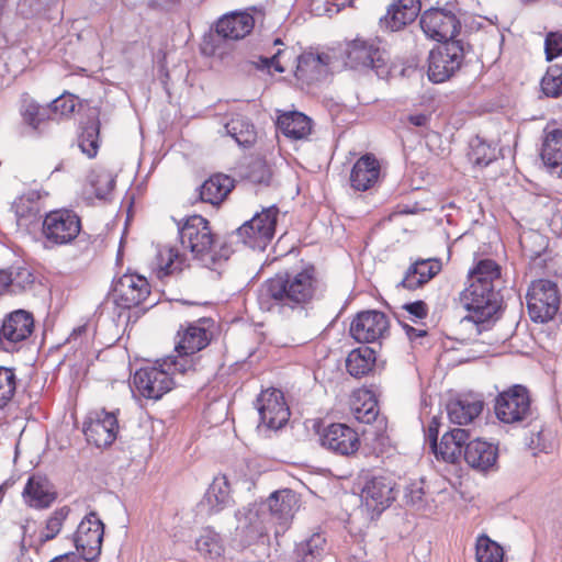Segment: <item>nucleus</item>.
<instances>
[{"instance_id":"obj_1","label":"nucleus","mask_w":562,"mask_h":562,"mask_svg":"<svg viewBox=\"0 0 562 562\" xmlns=\"http://www.w3.org/2000/svg\"><path fill=\"white\" fill-rule=\"evenodd\" d=\"M319 282L313 267L300 271L278 273L261 286L258 303L261 310H277L279 313H302L317 296Z\"/></svg>"},{"instance_id":"obj_2","label":"nucleus","mask_w":562,"mask_h":562,"mask_svg":"<svg viewBox=\"0 0 562 562\" xmlns=\"http://www.w3.org/2000/svg\"><path fill=\"white\" fill-rule=\"evenodd\" d=\"M460 303L469 312L461 325L475 330L476 335L490 330L501 307L499 292L492 285L470 283L460 293Z\"/></svg>"},{"instance_id":"obj_3","label":"nucleus","mask_w":562,"mask_h":562,"mask_svg":"<svg viewBox=\"0 0 562 562\" xmlns=\"http://www.w3.org/2000/svg\"><path fill=\"white\" fill-rule=\"evenodd\" d=\"M179 240L184 249H189L192 257L206 268H212L221 259H227V250H216V241L209 226V222L201 215L187 218L179 226Z\"/></svg>"},{"instance_id":"obj_4","label":"nucleus","mask_w":562,"mask_h":562,"mask_svg":"<svg viewBox=\"0 0 562 562\" xmlns=\"http://www.w3.org/2000/svg\"><path fill=\"white\" fill-rule=\"evenodd\" d=\"M494 408L499 422L516 427H528L539 415L532 406L529 390L521 384H514L501 392Z\"/></svg>"},{"instance_id":"obj_5","label":"nucleus","mask_w":562,"mask_h":562,"mask_svg":"<svg viewBox=\"0 0 562 562\" xmlns=\"http://www.w3.org/2000/svg\"><path fill=\"white\" fill-rule=\"evenodd\" d=\"M171 361L173 358L166 356L157 360L155 366L140 368L135 372L133 382L142 396L156 401L172 390L176 375L182 374Z\"/></svg>"},{"instance_id":"obj_6","label":"nucleus","mask_w":562,"mask_h":562,"mask_svg":"<svg viewBox=\"0 0 562 562\" xmlns=\"http://www.w3.org/2000/svg\"><path fill=\"white\" fill-rule=\"evenodd\" d=\"M211 341V334L202 323H190L178 330L177 341L172 355L171 364H175L181 374L195 371L199 363V351Z\"/></svg>"},{"instance_id":"obj_7","label":"nucleus","mask_w":562,"mask_h":562,"mask_svg":"<svg viewBox=\"0 0 562 562\" xmlns=\"http://www.w3.org/2000/svg\"><path fill=\"white\" fill-rule=\"evenodd\" d=\"M350 411L353 417L363 424L375 422V426L366 430L368 436H372L373 448L379 452H384L390 446V438L386 435V420L379 418L378 401L370 390H356L350 400Z\"/></svg>"},{"instance_id":"obj_8","label":"nucleus","mask_w":562,"mask_h":562,"mask_svg":"<svg viewBox=\"0 0 562 562\" xmlns=\"http://www.w3.org/2000/svg\"><path fill=\"white\" fill-rule=\"evenodd\" d=\"M345 55L350 68L371 69L379 78H385L390 72L389 56L378 38L357 37L347 43Z\"/></svg>"},{"instance_id":"obj_9","label":"nucleus","mask_w":562,"mask_h":562,"mask_svg":"<svg viewBox=\"0 0 562 562\" xmlns=\"http://www.w3.org/2000/svg\"><path fill=\"white\" fill-rule=\"evenodd\" d=\"M81 231V221L72 211L56 210L47 213L42 223L45 249L71 244Z\"/></svg>"},{"instance_id":"obj_10","label":"nucleus","mask_w":562,"mask_h":562,"mask_svg":"<svg viewBox=\"0 0 562 562\" xmlns=\"http://www.w3.org/2000/svg\"><path fill=\"white\" fill-rule=\"evenodd\" d=\"M526 301L530 318L536 323H546L552 319L559 311L558 286L549 280L533 281L528 289Z\"/></svg>"},{"instance_id":"obj_11","label":"nucleus","mask_w":562,"mask_h":562,"mask_svg":"<svg viewBox=\"0 0 562 562\" xmlns=\"http://www.w3.org/2000/svg\"><path fill=\"white\" fill-rule=\"evenodd\" d=\"M235 518L237 524L234 537L243 547L256 543L268 536L272 527L260 503L249 504L238 509Z\"/></svg>"},{"instance_id":"obj_12","label":"nucleus","mask_w":562,"mask_h":562,"mask_svg":"<svg viewBox=\"0 0 562 562\" xmlns=\"http://www.w3.org/2000/svg\"><path fill=\"white\" fill-rule=\"evenodd\" d=\"M464 58L460 41H450L430 50L428 78L435 83L448 80L461 67Z\"/></svg>"},{"instance_id":"obj_13","label":"nucleus","mask_w":562,"mask_h":562,"mask_svg":"<svg viewBox=\"0 0 562 562\" xmlns=\"http://www.w3.org/2000/svg\"><path fill=\"white\" fill-rule=\"evenodd\" d=\"M260 504L270 524L277 526L276 536H279L289 528L299 508V498L293 491L284 488L272 492Z\"/></svg>"},{"instance_id":"obj_14","label":"nucleus","mask_w":562,"mask_h":562,"mask_svg":"<svg viewBox=\"0 0 562 562\" xmlns=\"http://www.w3.org/2000/svg\"><path fill=\"white\" fill-rule=\"evenodd\" d=\"M104 535L103 522L95 513L88 514L78 525L74 535V543L78 555L85 562L94 561L101 553Z\"/></svg>"},{"instance_id":"obj_15","label":"nucleus","mask_w":562,"mask_h":562,"mask_svg":"<svg viewBox=\"0 0 562 562\" xmlns=\"http://www.w3.org/2000/svg\"><path fill=\"white\" fill-rule=\"evenodd\" d=\"M420 27L425 35L442 44L456 41L461 23L457 15L443 8H430L420 16Z\"/></svg>"},{"instance_id":"obj_16","label":"nucleus","mask_w":562,"mask_h":562,"mask_svg":"<svg viewBox=\"0 0 562 562\" xmlns=\"http://www.w3.org/2000/svg\"><path fill=\"white\" fill-rule=\"evenodd\" d=\"M394 487V481L384 475H374L367 480L361 490V502L371 518L379 516L395 501Z\"/></svg>"},{"instance_id":"obj_17","label":"nucleus","mask_w":562,"mask_h":562,"mask_svg":"<svg viewBox=\"0 0 562 562\" xmlns=\"http://www.w3.org/2000/svg\"><path fill=\"white\" fill-rule=\"evenodd\" d=\"M119 422L114 413L104 408L92 411L83 424V434L89 443L98 448L111 446L116 439Z\"/></svg>"},{"instance_id":"obj_18","label":"nucleus","mask_w":562,"mask_h":562,"mask_svg":"<svg viewBox=\"0 0 562 562\" xmlns=\"http://www.w3.org/2000/svg\"><path fill=\"white\" fill-rule=\"evenodd\" d=\"M389 319L383 312L369 310L356 315L350 324L351 337L361 344L375 342L385 337Z\"/></svg>"},{"instance_id":"obj_19","label":"nucleus","mask_w":562,"mask_h":562,"mask_svg":"<svg viewBox=\"0 0 562 562\" xmlns=\"http://www.w3.org/2000/svg\"><path fill=\"white\" fill-rule=\"evenodd\" d=\"M256 407L260 423L269 429H279L289 420L290 409L283 393L278 389L262 391L256 401Z\"/></svg>"},{"instance_id":"obj_20","label":"nucleus","mask_w":562,"mask_h":562,"mask_svg":"<svg viewBox=\"0 0 562 562\" xmlns=\"http://www.w3.org/2000/svg\"><path fill=\"white\" fill-rule=\"evenodd\" d=\"M33 328L34 318L31 313L24 310L10 313L0 328V349L5 352L16 350L18 345L32 334Z\"/></svg>"},{"instance_id":"obj_21","label":"nucleus","mask_w":562,"mask_h":562,"mask_svg":"<svg viewBox=\"0 0 562 562\" xmlns=\"http://www.w3.org/2000/svg\"><path fill=\"white\" fill-rule=\"evenodd\" d=\"M150 294L147 279L136 273H125L113 284V296L117 306L132 308L143 303Z\"/></svg>"},{"instance_id":"obj_22","label":"nucleus","mask_w":562,"mask_h":562,"mask_svg":"<svg viewBox=\"0 0 562 562\" xmlns=\"http://www.w3.org/2000/svg\"><path fill=\"white\" fill-rule=\"evenodd\" d=\"M255 19L248 11H232L223 14L212 26L215 34L224 41H239L251 33Z\"/></svg>"},{"instance_id":"obj_23","label":"nucleus","mask_w":562,"mask_h":562,"mask_svg":"<svg viewBox=\"0 0 562 562\" xmlns=\"http://www.w3.org/2000/svg\"><path fill=\"white\" fill-rule=\"evenodd\" d=\"M323 447L340 456L355 453L360 446L358 432L346 424H331L321 435Z\"/></svg>"},{"instance_id":"obj_24","label":"nucleus","mask_w":562,"mask_h":562,"mask_svg":"<svg viewBox=\"0 0 562 562\" xmlns=\"http://www.w3.org/2000/svg\"><path fill=\"white\" fill-rule=\"evenodd\" d=\"M329 64L328 54L305 52L297 57L295 78L304 85H311L327 75Z\"/></svg>"},{"instance_id":"obj_25","label":"nucleus","mask_w":562,"mask_h":562,"mask_svg":"<svg viewBox=\"0 0 562 562\" xmlns=\"http://www.w3.org/2000/svg\"><path fill=\"white\" fill-rule=\"evenodd\" d=\"M381 173L379 160L372 154L361 156L350 171V186L353 190L364 192L373 188Z\"/></svg>"},{"instance_id":"obj_26","label":"nucleus","mask_w":562,"mask_h":562,"mask_svg":"<svg viewBox=\"0 0 562 562\" xmlns=\"http://www.w3.org/2000/svg\"><path fill=\"white\" fill-rule=\"evenodd\" d=\"M469 438V430L454 428L443 434L440 442L437 443L436 447H432L431 450L438 460L456 463L463 457V451Z\"/></svg>"},{"instance_id":"obj_27","label":"nucleus","mask_w":562,"mask_h":562,"mask_svg":"<svg viewBox=\"0 0 562 562\" xmlns=\"http://www.w3.org/2000/svg\"><path fill=\"white\" fill-rule=\"evenodd\" d=\"M420 9V0H394L380 21L392 32L398 31L413 22L418 16Z\"/></svg>"},{"instance_id":"obj_28","label":"nucleus","mask_w":562,"mask_h":562,"mask_svg":"<svg viewBox=\"0 0 562 562\" xmlns=\"http://www.w3.org/2000/svg\"><path fill=\"white\" fill-rule=\"evenodd\" d=\"M498 457L497 447L481 439H474L465 445L463 458L473 469L484 472L493 468Z\"/></svg>"},{"instance_id":"obj_29","label":"nucleus","mask_w":562,"mask_h":562,"mask_svg":"<svg viewBox=\"0 0 562 562\" xmlns=\"http://www.w3.org/2000/svg\"><path fill=\"white\" fill-rule=\"evenodd\" d=\"M484 402L474 395H462L450 401L447 405V413L450 422L459 426L468 425L480 416Z\"/></svg>"},{"instance_id":"obj_30","label":"nucleus","mask_w":562,"mask_h":562,"mask_svg":"<svg viewBox=\"0 0 562 562\" xmlns=\"http://www.w3.org/2000/svg\"><path fill=\"white\" fill-rule=\"evenodd\" d=\"M233 504L232 488L226 475L216 476L200 503L207 514H217Z\"/></svg>"},{"instance_id":"obj_31","label":"nucleus","mask_w":562,"mask_h":562,"mask_svg":"<svg viewBox=\"0 0 562 562\" xmlns=\"http://www.w3.org/2000/svg\"><path fill=\"white\" fill-rule=\"evenodd\" d=\"M329 553L325 536L315 532L297 542L292 552L293 562H322Z\"/></svg>"},{"instance_id":"obj_32","label":"nucleus","mask_w":562,"mask_h":562,"mask_svg":"<svg viewBox=\"0 0 562 562\" xmlns=\"http://www.w3.org/2000/svg\"><path fill=\"white\" fill-rule=\"evenodd\" d=\"M441 271V262L438 259H420L407 269L401 285L407 290H416L431 280Z\"/></svg>"},{"instance_id":"obj_33","label":"nucleus","mask_w":562,"mask_h":562,"mask_svg":"<svg viewBox=\"0 0 562 562\" xmlns=\"http://www.w3.org/2000/svg\"><path fill=\"white\" fill-rule=\"evenodd\" d=\"M277 127L288 138L304 139L312 132V120L299 111L283 112L277 119Z\"/></svg>"},{"instance_id":"obj_34","label":"nucleus","mask_w":562,"mask_h":562,"mask_svg":"<svg viewBox=\"0 0 562 562\" xmlns=\"http://www.w3.org/2000/svg\"><path fill=\"white\" fill-rule=\"evenodd\" d=\"M19 112L23 123L36 134H41L44 122L50 120L47 105L42 106L26 92L20 97Z\"/></svg>"},{"instance_id":"obj_35","label":"nucleus","mask_w":562,"mask_h":562,"mask_svg":"<svg viewBox=\"0 0 562 562\" xmlns=\"http://www.w3.org/2000/svg\"><path fill=\"white\" fill-rule=\"evenodd\" d=\"M23 497L29 506L42 509L52 505L56 494L50 491L45 479L31 476L24 487Z\"/></svg>"},{"instance_id":"obj_36","label":"nucleus","mask_w":562,"mask_h":562,"mask_svg":"<svg viewBox=\"0 0 562 562\" xmlns=\"http://www.w3.org/2000/svg\"><path fill=\"white\" fill-rule=\"evenodd\" d=\"M8 282V294L19 295L33 290L36 277L33 269L26 263H15L5 268Z\"/></svg>"},{"instance_id":"obj_37","label":"nucleus","mask_w":562,"mask_h":562,"mask_svg":"<svg viewBox=\"0 0 562 562\" xmlns=\"http://www.w3.org/2000/svg\"><path fill=\"white\" fill-rule=\"evenodd\" d=\"M234 181L226 175H214L203 182L200 188V198L203 202L218 204L231 192Z\"/></svg>"},{"instance_id":"obj_38","label":"nucleus","mask_w":562,"mask_h":562,"mask_svg":"<svg viewBox=\"0 0 562 562\" xmlns=\"http://www.w3.org/2000/svg\"><path fill=\"white\" fill-rule=\"evenodd\" d=\"M375 363V351L370 347L353 349L346 359V368L350 375L361 378L368 374Z\"/></svg>"},{"instance_id":"obj_39","label":"nucleus","mask_w":562,"mask_h":562,"mask_svg":"<svg viewBox=\"0 0 562 562\" xmlns=\"http://www.w3.org/2000/svg\"><path fill=\"white\" fill-rule=\"evenodd\" d=\"M225 133L231 136L239 146L248 147L256 139L254 124L244 115L233 116L225 125Z\"/></svg>"},{"instance_id":"obj_40","label":"nucleus","mask_w":562,"mask_h":562,"mask_svg":"<svg viewBox=\"0 0 562 562\" xmlns=\"http://www.w3.org/2000/svg\"><path fill=\"white\" fill-rule=\"evenodd\" d=\"M501 267L492 259L480 260L472 269L469 270L468 280L470 283H479L492 285L496 289L499 282Z\"/></svg>"},{"instance_id":"obj_41","label":"nucleus","mask_w":562,"mask_h":562,"mask_svg":"<svg viewBox=\"0 0 562 562\" xmlns=\"http://www.w3.org/2000/svg\"><path fill=\"white\" fill-rule=\"evenodd\" d=\"M59 0H18L16 13L24 19H52Z\"/></svg>"},{"instance_id":"obj_42","label":"nucleus","mask_w":562,"mask_h":562,"mask_svg":"<svg viewBox=\"0 0 562 562\" xmlns=\"http://www.w3.org/2000/svg\"><path fill=\"white\" fill-rule=\"evenodd\" d=\"M541 158L551 169H558L562 162V131L553 130L544 136Z\"/></svg>"},{"instance_id":"obj_43","label":"nucleus","mask_w":562,"mask_h":562,"mask_svg":"<svg viewBox=\"0 0 562 562\" xmlns=\"http://www.w3.org/2000/svg\"><path fill=\"white\" fill-rule=\"evenodd\" d=\"M195 549L206 559L216 560L224 553L221 536L211 528L204 529L195 540Z\"/></svg>"},{"instance_id":"obj_44","label":"nucleus","mask_w":562,"mask_h":562,"mask_svg":"<svg viewBox=\"0 0 562 562\" xmlns=\"http://www.w3.org/2000/svg\"><path fill=\"white\" fill-rule=\"evenodd\" d=\"M498 156L496 144L488 143L480 136L470 142L469 159L480 167H486Z\"/></svg>"},{"instance_id":"obj_45","label":"nucleus","mask_w":562,"mask_h":562,"mask_svg":"<svg viewBox=\"0 0 562 562\" xmlns=\"http://www.w3.org/2000/svg\"><path fill=\"white\" fill-rule=\"evenodd\" d=\"M530 436L526 439L528 447L533 453L544 452L549 453L554 446L552 431L544 427L539 418L531 425Z\"/></svg>"},{"instance_id":"obj_46","label":"nucleus","mask_w":562,"mask_h":562,"mask_svg":"<svg viewBox=\"0 0 562 562\" xmlns=\"http://www.w3.org/2000/svg\"><path fill=\"white\" fill-rule=\"evenodd\" d=\"M475 557L477 562H503L504 549L487 535L482 533L476 538Z\"/></svg>"},{"instance_id":"obj_47","label":"nucleus","mask_w":562,"mask_h":562,"mask_svg":"<svg viewBox=\"0 0 562 562\" xmlns=\"http://www.w3.org/2000/svg\"><path fill=\"white\" fill-rule=\"evenodd\" d=\"M279 213L280 211L277 205H270L255 213L248 222L251 223L252 227L257 228L258 233L263 236L266 234L272 239L276 234Z\"/></svg>"},{"instance_id":"obj_48","label":"nucleus","mask_w":562,"mask_h":562,"mask_svg":"<svg viewBox=\"0 0 562 562\" xmlns=\"http://www.w3.org/2000/svg\"><path fill=\"white\" fill-rule=\"evenodd\" d=\"M156 261L159 273L162 276L181 271L184 266V259L180 255L179 250L167 246L158 249Z\"/></svg>"},{"instance_id":"obj_49","label":"nucleus","mask_w":562,"mask_h":562,"mask_svg":"<svg viewBox=\"0 0 562 562\" xmlns=\"http://www.w3.org/2000/svg\"><path fill=\"white\" fill-rule=\"evenodd\" d=\"M540 86L546 97L558 98L562 94V61L548 67Z\"/></svg>"},{"instance_id":"obj_50","label":"nucleus","mask_w":562,"mask_h":562,"mask_svg":"<svg viewBox=\"0 0 562 562\" xmlns=\"http://www.w3.org/2000/svg\"><path fill=\"white\" fill-rule=\"evenodd\" d=\"M236 236L244 245L258 250H265L272 240L268 235L265 234L263 236L258 233L257 228L252 227L248 221L236 229Z\"/></svg>"},{"instance_id":"obj_51","label":"nucleus","mask_w":562,"mask_h":562,"mask_svg":"<svg viewBox=\"0 0 562 562\" xmlns=\"http://www.w3.org/2000/svg\"><path fill=\"white\" fill-rule=\"evenodd\" d=\"M25 202H27L25 198H16L11 206L20 227H29L36 220L40 212V206H33Z\"/></svg>"},{"instance_id":"obj_52","label":"nucleus","mask_w":562,"mask_h":562,"mask_svg":"<svg viewBox=\"0 0 562 562\" xmlns=\"http://www.w3.org/2000/svg\"><path fill=\"white\" fill-rule=\"evenodd\" d=\"M90 183L94 189L95 196L105 199L114 189L115 176L106 169H100L92 172Z\"/></svg>"},{"instance_id":"obj_53","label":"nucleus","mask_w":562,"mask_h":562,"mask_svg":"<svg viewBox=\"0 0 562 562\" xmlns=\"http://www.w3.org/2000/svg\"><path fill=\"white\" fill-rule=\"evenodd\" d=\"M78 146L89 158H93L99 149V125L91 123L83 127L78 139Z\"/></svg>"},{"instance_id":"obj_54","label":"nucleus","mask_w":562,"mask_h":562,"mask_svg":"<svg viewBox=\"0 0 562 562\" xmlns=\"http://www.w3.org/2000/svg\"><path fill=\"white\" fill-rule=\"evenodd\" d=\"M70 509L67 506L56 509L52 516L46 520L44 530L40 533L41 542H46L54 539L60 531L61 526L67 518Z\"/></svg>"},{"instance_id":"obj_55","label":"nucleus","mask_w":562,"mask_h":562,"mask_svg":"<svg viewBox=\"0 0 562 562\" xmlns=\"http://www.w3.org/2000/svg\"><path fill=\"white\" fill-rule=\"evenodd\" d=\"M47 109L52 120L56 116H68L76 109V100L72 94H61L53 100Z\"/></svg>"},{"instance_id":"obj_56","label":"nucleus","mask_w":562,"mask_h":562,"mask_svg":"<svg viewBox=\"0 0 562 562\" xmlns=\"http://www.w3.org/2000/svg\"><path fill=\"white\" fill-rule=\"evenodd\" d=\"M15 392V374L8 368L0 367V408H2Z\"/></svg>"},{"instance_id":"obj_57","label":"nucleus","mask_w":562,"mask_h":562,"mask_svg":"<svg viewBox=\"0 0 562 562\" xmlns=\"http://www.w3.org/2000/svg\"><path fill=\"white\" fill-rule=\"evenodd\" d=\"M404 498L407 504L420 509L425 507L424 481H414L406 485Z\"/></svg>"},{"instance_id":"obj_58","label":"nucleus","mask_w":562,"mask_h":562,"mask_svg":"<svg viewBox=\"0 0 562 562\" xmlns=\"http://www.w3.org/2000/svg\"><path fill=\"white\" fill-rule=\"evenodd\" d=\"M544 53L547 60L562 56V34L549 32L544 40Z\"/></svg>"},{"instance_id":"obj_59","label":"nucleus","mask_w":562,"mask_h":562,"mask_svg":"<svg viewBox=\"0 0 562 562\" xmlns=\"http://www.w3.org/2000/svg\"><path fill=\"white\" fill-rule=\"evenodd\" d=\"M283 54V50L281 48H278V50L270 57L266 56H259L257 60H254L252 64L261 70L270 69L271 67L274 68L277 72H284L285 67L282 66L280 63V56Z\"/></svg>"},{"instance_id":"obj_60","label":"nucleus","mask_w":562,"mask_h":562,"mask_svg":"<svg viewBox=\"0 0 562 562\" xmlns=\"http://www.w3.org/2000/svg\"><path fill=\"white\" fill-rule=\"evenodd\" d=\"M250 180L259 184H269L271 173L269 168L265 164H257L250 172Z\"/></svg>"},{"instance_id":"obj_61","label":"nucleus","mask_w":562,"mask_h":562,"mask_svg":"<svg viewBox=\"0 0 562 562\" xmlns=\"http://www.w3.org/2000/svg\"><path fill=\"white\" fill-rule=\"evenodd\" d=\"M403 307L409 315L418 319L425 318L428 314V307L424 301L406 303Z\"/></svg>"},{"instance_id":"obj_62","label":"nucleus","mask_w":562,"mask_h":562,"mask_svg":"<svg viewBox=\"0 0 562 562\" xmlns=\"http://www.w3.org/2000/svg\"><path fill=\"white\" fill-rule=\"evenodd\" d=\"M439 420L437 417H432L431 422L429 423L427 430H426V437L428 438L430 442V447H436L438 434H439Z\"/></svg>"},{"instance_id":"obj_63","label":"nucleus","mask_w":562,"mask_h":562,"mask_svg":"<svg viewBox=\"0 0 562 562\" xmlns=\"http://www.w3.org/2000/svg\"><path fill=\"white\" fill-rule=\"evenodd\" d=\"M89 326L87 324L80 325L72 329L68 341L74 344H81L88 337Z\"/></svg>"},{"instance_id":"obj_64","label":"nucleus","mask_w":562,"mask_h":562,"mask_svg":"<svg viewBox=\"0 0 562 562\" xmlns=\"http://www.w3.org/2000/svg\"><path fill=\"white\" fill-rule=\"evenodd\" d=\"M403 329L405 330L406 336L413 342L417 341L419 338H423L427 335V331L422 328H415L408 324H403Z\"/></svg>"}]
</instances>
